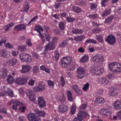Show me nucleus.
I'll return each mask as SVG.
<instances>
[{
	"instance_id": "43",
	"label": "nucleus",
	"mask_w": 121,
	"mask_h": 121,
	"mask_svg": "<svg viewBox=\"0 0 121 121\" xmlns=\"http://www.w3.org/2000/svg\"><path fill=\"white\" fill-rule=\"evenodd\" d=\"M89 17L91 19L96 20L99 17L98 15L97 14H94L89 15Z\"/></svg>"
},
{
	"instance_id": "47",
	"label": "nucleus",
	"mask_w": 121,
	"mask_h": 121,
	"mask_svg": "<svg viewBox=\"0 0 121 121\" xmlns=\"http://www.w3.org/2000/svg\"><path fill=\"white\" fill-rule=\"evenodd\" d=\"M117 39L118 41L121 45V33H117Z\"/></svg>"
},
{
	"instance_id": "12",
	"label": "nucleus",
	"mask_w": 121,
	"mask_h": 121,
	"mask_svg": "<svg viewBox=\"0 0 121 121\" xmlns=\"http://www.w3.org/2000/svg\"><path fill=\"white\" fill-rule=\"evenodd\" d=\"M55 46L54 44L50 42L47 45L45 46L44 51L53 50L55 49Z\"/></svg>"
},
{
	"instance_id": "13",
	"label": "nucleus",
	"mask_w": 121,
	"mask_h": 121,
	"mask_svg": "<svg viewBox=\"0 0 121 121\" xmlns=\"http://www.w3.org/2000/svg\"><path fill=\"white\" fill-rule=\"evenodd\" d=\"M92 59L93 61L96 62L102 61L103 60L102 56L100 54H97L96 56H94L92 58Z\"/></svg>"
},
{
	"instance_id": "37",
	"label": "nucleus",
	"mask_w": 121,
	"mask_h": 121,
	"mask_svg": "<svg viewBox=\"0 0 121 121\" xmlns=\"http://www.w3.org/2000/svg\"><path fill=\"white\" fill-rule=\"evenodd\" d=\"M67 93L68 100L70 101H72L73 100V98L72 96V93L70 91H68Z\"/></svg>"
},
{
	"instance_id": "42",
	"label": "nucleus",
	"mask_w": 121,
	"mask_h": 121,
	"mask_svg": "<svg viewBox=\"0 0 121 121\" xmlns=\"http://www.w3.org/2000/svg\"><path fill=\"white\" fill-rule=\"evenodd\" d=\"M14 25V23H13L11 22L10 23L6 26V28H4V29L7 31H8L9 30V28L10 27L13 26Z\"/></svg>"
},
{
	"instance_id": "16",
	"label": "nucleus",
	"mask_w": 121,
	"mask_h": 121,
	"mask_svg": "<svg viewBox=\"0 0 121 121\" xmlns=\"http://www.w3.org/2000/svg\"><path fill=\"white\" fill-rule=\"evenodd\" d=\"M38 104L40 108H43L45 106L46 103L43 98L40 97L38 98Z\"/></svg>"
},
{
	"instance_id": "62",
	"label": "nucleus",
	"mask_w": 121,
	"mask_h": 121,
	"mask_svg": "<svg viewBox=\"0 0 121 121\" xmlns=\"http://www.w3.org/2000/svg\"><path fill=\"white\" fill-rule=\"evenodd\" d=\"M76 107L74 106H73L71 107V112L72 114H73L75 111Z\"/></svg>"
},
{
	"instance_id": "15",
	"label": "nucleus",
	"mask_w": 121,
	"mask_h": 121,
	"mask_svg": "<svg viewBox=\"0 0 121 121\" xmlns=\"http://www.w3.org/2000/svg\"><path fill=\"white\" fill-rule=\"evenodd\" d=\"M26 26L23 24H21L15 26L14 28V30L18 31L25 30Z\"/></svg>"
},
{
	"instance_id": "44",
	"label": "nucleus",
	"mask_w": 121,
	"mask_h": 121,
	"mask_svg": "<svg viewBox=\"0 0 121 121\" xmlns=\"http://www.w3.org/2000/svg\"><path fill=\"white\" fill-rule=\"evenodd\" d=\"M26 46L25 45L19 46L18 48L21 52L25 51L26 49Z\"/></svg>"
},
{
	"instance_id": "48",
	"label": "nucleus",
	"mask_w": 121,
	"mask_h": 121,
	"mask_svg": "<svg viewBox=\"0 0 121 121\" xmlns=\"http://www.w3.org/2000/svg\"><path fill=\"white\" fill-rule=\"evenodd\" d=\"M64 79V78L63 76L61 77L60 80L61 82V86L62 87H64L65 84V82Z\"/></svg>"
},
{
	"instance_id": "11",
	"label": "nucleus",
	"mask_w": 121,
	"mask_h": 121,
	"mask_svg": "<svg viewBox=\"0 0 121 121\" xmlns=\"http://www.w3.org/2000/svg\"><path fill=\"white\" fill-rule=\"evenodd\" d=\"M7 69L5 67H2V70L0 71V78H6V76L7 75Z\"/></svg>"
},
{
	"instance_id": "63",
	"label": "nucleus",
	"mask_w": 121,
	"mask_h": 121,
	"mask_svg": "<svg viewBox=\"0 0 121 121\" xmlns=\"http://www.w3.org/2000/svg\"><path fill=\"white\" fill-rule=\"evenodd\" d=\"M87 107V105L85 104H81L80 107V108L81 109H84L86 108Z\"/></svg>"
},
{
	"instance_id": "35",
	"label": "nucleus",
	"mask_w": 121,
	"mask_h": 121,
	"mask_svg": "<svg viewBox=\"0 0 121 121\" xmlns=\"http://www.w3.org/2000/svg\"><path fill=\"white\" fill-rule=\"evenodd\" d=\"M27 53H21L19 55L20 59L23 62H25V59L26 57Z\"/></svg>"
},
{
	"instance_id": "20",
	"label": "nucleus",
	"mask_w": 121,
	"mask_h": 121,
	"mask_svg": "<svg viewBox=\"0 0 121 121\" xmlns=\"http://www.w3.org/2000/svg\"><path fill=\"white\" fill-rule=\"evenodd\" d=\"M85 37L84 35H78L74 37V40L77 42L81 41L84 40L83 38Z\"/></svg>"
},
{
	"instance_id": "24",
	"label": "nucleus",
	"mask_w": 121,
	"mask_h": 121,
	"mask_svg": "<svg viewBox=\"0 0 121 121\" xmlns=\"http://www.w3.org/2000/svg\"><path fill=\"white\" fill-rule=\"evenodd\" d=\"M114 104V106L117 109H119L121 108V101L117 100Z\"/></svg>"
},
{
	"instance_id": "5",
	"label": "nucleus",
	"mask_w": 121,
	"mask_h": 121,
	"mask_svg": "<svg viewBox=\"0 0 121 121\" xmlns=\"http://www.w3.org/2000/svg\"><path fill=\"white\" fill-rule=\"evenodd\" d=\"M88 115L84 111H80L77 115V117L74 118L73 121H82L83 118L86 117Z\"/></svg>"
},
{
	"instance_id": "61",
	"label": "nucleus",
	"mask_w": 121,
	"mask_h": 121,
	"mask_svg": "<svg viewBox=\"0 0 121 121\" xmlns=\"http://www.w3.org/2000/svg\"><path fill=\"white\" fill-rule=\"evenodd\" d=\"M26 43L27 45L29 46H30L32 45L30 39H27L26 41Z\"/></svg>"
},
{
	"instance_id": "31",
	"label": "nucleus",
	"mask_w": 121,
	"mask_h": 121,
	"mask_svg": "<svg viewBox=\"0 0 121 121\" xmlns=\"http://www.w3.org/2000/svg\"><path fill=\"white\" fill-rule=\"evenodd\" d=\"M25 59V62L27 63L30 62L32 60L31 56L29 54L27 53L26 57Z\"/></svg>"
},
{
	"instance_id": "2",
	"label": "nucleus",
	"mask_w": 121,
	"mask_h": 121,
	"mask_svg": "<svg viewBox=\"0 0 121 121\" xmlns=\"http://www.w3.org/2000/svg\"><path fill=\"white\" fill-rule=\"evenodd\" d=\"M11 102L13 104L12 106L13 110H17L18 109L20 110L21 109V112H25V110L26 109V108L25 107L23 106L21 109L20 108V106L22 104L21 102H20L18 100L16 99L12 100Z\"/></svg>"
},
{
	"instance_id": "25",
	"label": "nucleus",
	"mask_w": 121,
	"mask_h": 121,
	"mask_svg": "<svg viewBox=\"0 0 121 121\" xmlns=\"http://www.w3.org/2000/svg\"><path fill=\"white\" fill-rule=\"evenodd\" d=\"M72 10L77 13H80L81 11V9L77 6H73L72 8Z\"/></svg>"
},
{
	"instance_id": "28",
	"label": "nucleus",
	"mask_w": 121,
	"mask_h": 121,
	"mask_svg": "<svg viewBox=\"0 0 121 121\" xmlns=\"http://www.w3.org/2000/svg\"><path fill=\"white\" fill-rule=\"evenodd\" d=\"M114 17L113 16H108L106 18L104 21L105 23L109 24L111 22L112 20L114 19Z\"/></svg>"
},
{
	"instance_id": "39",
	"label": "nucleus",
	"mask_w": 121,
	"mask_h": 121,
	"mask_svg": "<svg viewBox=\"0 0 121 121\" xmlns=\"http://www.w3.org/2000/svg\"><path fill=\"white\" fill-rule=\"evenodd\" d=\"M56 98L58 100H59L60 102L61 103H64L66 99L64 95L61 96L60 97H59L58 96H57V97H56Z\"/></svg>"
},
{
	"instance_id": "26",
	"label": "nucleus",
	"mask_w": 121,
	"mask_h": 121,
	"mask_svg": "<svg viewBox=\"0 0 121 121\" xmlns=\"http://www.w3.org/2000/svg\"><path fill=\"white\" fill-rule=\"evenodd\" d=\"M96 103L102 104L105 102V101L104 99L102 97L97 98L95 99Z\"/></svg>"
},
{
	"instance_id": "50",
	"label": "nucleus",
	"mask_w": 121,
	"mask_h": 121,
	"mask_svg": "<svg viewBox=\"0 0 121 121\" xmlns=\"http://www.w3.org/2000/svg\"><path fill=\"white\" fill-rule=\"evenodd\" d=\"M28 84L30 86H33L34 85L35 81L33 79H31L30 77V78L28 79Z\"/></svg>"
},
{
	"instance_id": "17",
	"label": "nucleus",
	"mask_w": 121,
	"mask_h": 121,
	"mask_svg": "<svg viewBox=\"0 0 121 121\" xmlns=\"http://www.w3.org/2000/svg\"><path fill=\"white\" fill-rule=\"evenodd\" d=\"M6 80L7 82L10 85L12 84L15 81L14 77L10 74L8 76Z\"/></svg>"
},
{
	"instance_id": "32",
	"label": "nucleus",
	"mask_w": 121,
	"mask_h": 121,
	"mask_svg": "<svg viewBox=\"0 0 121 121\" xmlns=\"http://www.w3.org/2000/svg\"><path fill=\"white\" fill-rule=\"evenodd\" d=\"M77 67V65L76 62H74L72 63L71 66L68 68V70L69 71H73Z\"/></svg>"
},
{
	"instance_id": "27",
	"label": "nucleus",
	"mask_w": 121,
	"mask_h": 121,
	"mask_svg": "<svg viewBox=\"0 0 121 121\" xmlns=\"http://www.w3.org/2000/svg\"><path fill=\"white\" fill-rule=\"evenodd\" d=\"M100 69V67H98L97 66H94L92 67L91 69H90V72L93 74H94L95 71L98 69Z\"/></svg>"
},
{
	"instance_id": "56",
	"label": "nucleus",
	"mask_w": 121,
	"mask_h": 121,
	"mask_svg": "<svg viewBox=\"0 0 121 121\" xmlns=\"http://www.w3.org/2000/svg\"><path fill=\"white\" fill-rule=\"evenodd\" d=\"M5 47L7 48H8L9 49H11L13 47V46L12 44H11L9 43H5Z\"/></svg>"
},
{
	"instance_id": "52",
	"label": "nucleus",
	"mask_w": 121,
	"mask_h": 121,
	"mask_svg": "<svg viewBox=\"0 0 121 121\" xmlns=\"http://www.w3.org/2000/svg\"><path fill=\"white\" fill-rule=\"evenodd\" d=\"M112 91L114 92V93H116L118 95V93L119 92L120 90L118 88H116L115 86L112 87L111 88Z\"/></svg>"
},
{
	"instance_id": "23",
	"label": "nucleus",
	"mask_w": 121,
	"mask_h": 121,
	"mask_svg": "<svg viewBox=\"0 0 121 121\" xmlns=\"http://www.w3.org/2000/svg\"><path fill=\"white\" fill-rule=\"evenodd\" d=\"M99 82L102 84H104L105 85H107L109 82V81L107 79L105 78H100L99 80Z\"/></svg>"
},
{
	"instance_id": "64",
	"label": "nucleus",
	"mask_w": 121,
	"mask_h": 121,
	"mask_svg": "<svg viewBox=\"0 0 121 121\" xmlns=\"http://www.w3.org/2000/svg\"><path fill=\"white\" fill-rule=\"evenodd\" d=\"M45 112L44 111H40L38 115L44 117L45 116Z\"/></svg>"
},
{
	"instance_id": "49",
	"label": "nucleus",
	"mask_w": 121,
	"mask_h": 121,
	"mask_svg": "<svg viewBox=\"0 0 121 121\" xmlns=\"http://www.w3.org/2000/svg\"><path fill=\"white\" fill-rule=\"evenodd\" d=\"M97 4L96 3H91L89 7L92 10H95L96 8Z\"/></svg>"
},
{
	"instance_id": "22",
	"label": "nucleus",
	"mask_w": 121,
	"mask_h": 121,
	"mask_svg": "<svg viewBox=\"0 0 121 121\" xmlns=\"http://www.w3.org/2000/svg\"><path fill=\"white\" fill-rule=\"evenodd\" d=\"M83 30L82 29H79L78 28H75L72 30L71 32L73 34L76 35L78 34H81L83 33Z\"/></svg>"
},
{
	"instance_id": "33",
	"label": "nucleus",
	"mask_w": 121,
	"mask_h": 121,
	"mask_svg": "<svg viewBox=\"0 0 121 121\" xmlns=\"http://www.w3.org/2000/svg\"><path fill=\"white\" fill-rule=\"evenodd\" d=\"M104 70V69L100 67V69H97V70L95 71L94 75H101L103 72Z\"/></svg>"
},
{
	"instance_id": "6",
	"label": "nucleus",
	"mask_w": 121,
	"mask_h": 121,
	"mask_svg": "<svg viewBox=\"0 0 121 121\" xmlns=\"http://www.w3.org/2000/svg\"><path fill=\"white\" fill-rule=\"evenodd\" d=\"M45 85L43 82H39L37 85L33 87L32 89L34 92H38L43 91L45 89Z\"/></svg>"
},
{
	"instance_id": "19",
	"label": "nucleus",
	"mask_w": 121,
	"mask_h": 121,
	"mask_svg": "<svg viewBox=\"0 0 121 121\" xmlns=\"http://www.w3.org/2000/svg\"><path fill=\"white\" fill-rule=\"evenodd\" d=\"M3 94H2V95H4L5 94H7V95L11 98L13 97L14 95L13 90L10 88L8 89L7 90L4 91V92L3 93Z\"/></svg>"
},
{
	"instance_id": "3",
	"label": "nucleus",
	"mask_w": 121,
	"mask_h": 121,
	"mask_svg": "<svg viewBox=\"0 0 121 121\" xmlns=\"http://www.w3.org/2000/svg\"><path fill=\"white\" fill-rule=\"evenodd\" d=\"M76 72L79 79H82L84 77L87 76L88 75V74L86 73L85 69L82 67H78L77 69Z\"/></svg>"
},
{
	"instance_id": "30",
	"label": "nucleus",
	"mask_w": 121,
	"mask_h": 121,
	"mask_svg": "<svg viewBox=\"0 0 121 121\" xmlns=\"http://www.w3.org/2000/svg\"><path fill=\"white\" fill-rule=\"evenodd\" d=\"M89 57L87 55H85L81 58L80 62L82 63H84L88 60Z\"/></svg>"
},
{
	"instance_id": "38",
	"label": "nucleus",
	"mask_w": 121,
	"mask_h": 121,
	"mask_svg": "<svg viewBox=\"0 0 121 121\" xmlns=\"http://www.w3.org/2000/svg\"><path fill=\"white\" fill-rule=\"evenodd\" d=\"M39 69L37 65L34 66L33 68V72L35 74H37L39 72Z\"/></svg>"
},
{
	"instance_id": "41",
	"label": "nucleus",
	"mask_w": 121,
	"mask_h": 121,
	"mask_svg": "<svg viewBox=\"0 0 121 121\" xmlns=\"http://www.w3.org/2000/svg\"><path fill=\"white\" fill-rule=\"evenodd\" d=\"M44 35L46 40L48 42H50V40L51 37V35L47 33L45 34Z\"/></svg>"
},
{
	"instance_id": "46",
	"label": "nucleus",
	"mask_w": 121,
	"mask_h": 121,
	"mask_svg": "<svg viewBox=\"0 0 121 121\" xmlns=\"http://www.w3.org/2000/svg\"><path fill=\"white\" fill-rule=\"evenodd\" d=\"M66 20L68 22H73L75 20V19L71 17H69L66 18Z\"/></svg>"
},
{
	"instance_id": "58",
	"label": "nucleus",
	"mask_w": 121,
	"mask_h": 121,
	"mask_svg": "<svg viewBox=\"0 0 121 121\" xmlns=\"http://www.w3.org/2000/svg\"><path fill=\"white\" fill-rule=\"evenodd\" d=\"M61 4V3L55 2V3L54 5V7H55V9H57L60 6Z\"/></svg>"
},
{
	"instance_id": "29",
	"label": "nucleus",
	"mask_w": 121,
	"mask_h": 121,
	"mask_svg": "<svg viewBox=\"0 0 121 121\" xmlns=\"http://www.w3.org/2000/svg\"><path fill=\"white\" fill-rule=\"evenodd\" d=\"M7 54L6 51L4 49H2L0 51V56L3 58L7 57Z\"/></svg>"
},
{
	"instance_id": "45",
	"label": "nucleus",
	"mask_w": 121,
	"mask_h": 121,
	"mask_svg": "<svg viewBox=\"0 0 121 121\" xmlns=\"http://www.w3.org/2000/svg\"><path fill=\"white\" fill-rule=\"evenodd\" d=\"M25 3L24 6V11L25 12H26L28 11L29 9V6L27 2H26Z\"/></svg>"
},
{
	"instance_id": "9",
	"label": "nucleus",
	"mask_w": 121,
	"mask_h": 121,
	"mask_svg": "<svg viewBox=\"0 0 121 121\" xmlns=\"http://www.w3.org/2000/svg\"><path fill=\"white\" fill-rule=\"evenodd\" d=\"M27 117L30 121H39L40 119L38 118V117L35 114L30 113L27 115Z\"/></svg>"
},
{
	"instance_id": "53",
	"label": "nucleus",
	"mask_w": 121,
	"mask_h": 121,
	"mask_svg": "<svg viewBox=\"0 0 121 121\" xmlns=\"http://www.w3.org/2000/svg\"><path fill=\"white\" fill-rule=\"evenodd\" d=\"M96 36L97 37V39L98 41L101 43L103 42L104 40L102 36L100 35H97Z\"/></svg>"
},
{
	"instance_id": "4",
	"label": "nucleus",
	"mask_w": 121,
	"mask_h": 121,
	"mask_svg": "<svg viewBox=\"0 0 121 121\" xmlns=\"http://www.w3.org/2000/svg\"><path fill=\"white\" fill-rule=\"evenodd\" d=\"M72 59V57L71 56H68L63 58L61 60V64L62 66L67 67L71 63Z\"/></svg>"
},
{
	"instance_id": "21",
	"label": "nucleus",
	"mask_w": 121,
	"mask_h": 121,
	"mask_svg": "<svg viewBox=\"0 0 121 121\" xmlns=\"http://www.w3.org/2000/svg\"><path fill=\"white\" fill-rule=\"evenodd\" d=\"M59 110L61 112L63 113L66 112L67 110V106L64 104L59 106L58 108Z\"/></svg>"
},
{
	"instance_id": "59",
	"label": "nucleus",
	"mask_w": 121,
	"mask_h": 121,
	"mask_svg": "<svg viewBox=\"0 0 121 121\" xmlns=\"http://www.w3.org/2000/svg\"><path fill=\"white\" fill-rule=\"evenodd\" d=\"M89 86V84L87 83L84 86V87L83 88V90L85 91H86L88 89Z\"/></svg>"
},
{
	"instance_id": "1",
	"label": "nucleus",
	"mask_w": 121,
	"mask_h": 121,
	"mask_svg": "<svg viewBox=\"0 0 121 121\" xmlns=\"http://www.w3.org/2000/svg\"><path fill=\"white\" fill-rule=\"evenodd\" d=\"M108 66L109 70L114 73L118 74L121 71V65L119 63L114 62L109 64Z\"/></svg>"
},
{
	"instance_id": "7",
	"label": "nucleus",
	"mask_w": 121,
	"mask_h": 121,
	"mask_svg": "<svg viewBox=\"0 0 121 121\" xmlns=\"http://www.w3.org/2000/svg\"><path fill=\"white\" fill-rule=\"evenodd\" d=\"M105 41L111 45H114L116 42V38L112 34H110L107 36Z\"/></svg>"
},
{
	"instance_id": "55",
	"label": "nucleus",
	"mask_w": 121,
	"mask_h": 121,
	"mask_svg": "<svg viewBox=\"0 0 121 121\" xmlns=\"http://www.w3.org/2000/svg\"><path fill=\"white\" fill-rule=\"evenodd\" d=\"M47 82L48 83V85L49 86L52 87L53 86H54V84L53 82L50 80L47 81Z\"/></svg>"
},
{
	"instance_id": "51",
	"label": "nucleus",
	"mask_w": 121,
	"mask_h": 121,
	"mask_svg": "<svg viewBox=\"0 0 121 121\" xmlns=\"http://www.w3.org/2000/svg\"><path fill=\"white\" fill-rule=\"evenodd\" d=\"M64 26L65 24L64 22H59V27L62 30H63L65 28Z\"/></svg>"
},
{
	"instance_id": "36",
	"label": "nucleus",
	"mask_w": 121,
	"mask_h": 121,
	"mask_svg": "<svg viewBox=\"0 0 121 121\" xmlns=\"http://www.w3.org/2000/svg\"><path fill=\"white\" fill-rule=\"evenodd\" d=\"M111 12V9H106L104 11L102 15L103 17H104L109 14Z\"/></svg>"
},
{
	"instance_id": "10",
	"label": "nucleus",
	"mask_w": 121,
	"mask_h": 121,
	"mask_svg": "<svg viewBox=\"0 0 121 121\" xmlns=\"http://www.w3.org/2000/svg\"><path fill=\"white\" fill-rule=\"evenodd\" d=\"M33 92H34L33 91H32L30 89H28L26 92V95L29 96V99L32 101H34L35 99V96L33 95Z\"/></svg>"
},
{
	"instance_id": "8",
	"label": "nucleus",
	"mask_w": 121,
	"mask_h": 121,
	"mask_svg": "<svg viewBox=\"0 0 121 121\" xmlns=\"http://www.w3.org/2000/svg\"><path fill=\"white\" fill-rule=\"evenodd\" d=\"M29 78H30V77L27 76L26 77L17 78L15 81V82L18 84L24 85L27 82Z\"/></svg>"
},
{
	"instance_id": "18",
	"label": "nucleus",
	"mask_w": 121,
	"mask_h": 121,
	"mask_svg": "<svg viewBox=\"0 0 121 121\" xmlns=\"http://www.w3.org/2000/svg\"><path fill=\"white\" fill-rule=\"evenodd\" d=\"M30 69V67L29 65H24L22 66L21 71L22 73H26L29 71Z\"/></svg>"
},
{
	"instance_id": "60",
	"label": "nucleus",
	"mask_w": 121,
	"mask_h": 121,
	"mask_svg": "<svg viewBox=\"0 0 121 121\" xmlns=\"http://www.w3.org/2000/svg\"><path fill=\"white\" fill-rule=\"evenodd\" d=\"M58 38L57 37H53L52 38V42L55 43H56L58 42Z\"/></svg>"
},
{
	"instance_id": "34",
	"label": "nucleus",
	"mask_w": 121,
	"mask_h": 121,
	"mask_svg": "<svg viewBox=\"0 0 121 121\" xmlns=\"http://www.w3.org/2000/svg\"><path fill=\"white\" fill-rule=\"evenodd\" d=\"M68 44V41L66 40H65L62 41L61 43L59 44V45L61 48H63L65 47Z\"/></svg>"
},
{
	"instance_id": "54",
	"label": "nucleus",
	"mask_w": 121,
	"mask_h": 121,
	"mask_svg": "<svg viewBox=\"0 0 121 121\" xmlns=\"http://www.w3.org/2000/svg\"><path fill=\"white\" fill-rule=\"evenodd\" d=\"M109 94L110 95L113 96H115L117 95V93H114L113 91H112L111 89L110 91L109 92Z\"/></svg>"
},
{
	"instance_id": "14",
	"label": "nucleus",
	"mask_w": 121,
	"mask_h": 121,
	"mask_svg": "<svg viewBox=\"0 0 121 121\" xmlns=\"http://www.w3.org/2000/svg\"><path fill=\"white\" fill-rule=\"evenodd\" d=\"M17 61V59L14 58L8 60L7 62L9 66H14L16 65Z\"/></svg>"
},
{
	"instance_id": "40",
	"label": "nucleus",
	"mask_w": 121,
	"mask_h": 121,
	"mask_svg": "<svg viewBox=\"0 0 121 121\" xmlns=\"http://www.w3.org/2000/svg\"><path fill=\"white\" fill-rule=\"evenodd\" d=\"M30 52L32 55L36 59L38 58L39 57V56L35 51L30 50Z\"/></svg>"
},
{
	"instance_id": "57",
	"label": "nucleus",
	"mask_w": 121,
	"mask_h": 121,
	"mask_svg": "<svg viewBox=\"0 0 121 121\" xmlns=\"http://www.w3.org/2000/svg\"><path fill=\"white\" fill-rule=\"evenodd\" d=\"M108 0H103L101 1V4L103 7L106 6L107 4Z\"/></svg>"
}]
</instances>
